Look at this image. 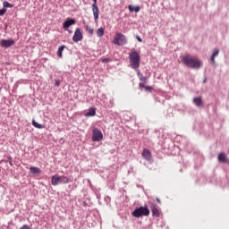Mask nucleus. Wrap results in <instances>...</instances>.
Returning a JSON list of instances; mask_svg holds the SVG:
<instances>
[{
    "mask_svg": "<svg viewBox=\"0 0 229 229\" xmlns=\"http://www.w3.org/2000/svg\"><path fill=\"white\" fill-rule=\"evenodd\" d=\"M74 24H76V20L72 18H67L66 21H64L63 23V28L64 30H69V28H71V26H74Z\"/></svg>",
    "mask_w": 229,
    "mask_h": 229,
    "instance_id": "obj_10",
    "label": "nucleus"
},
{
    "mask_svg": "<svg viewBox=\"0 0 229 229\" xmlns=\"http://www.w3.org/2000/svg\"><path fill=\"white\" fill-rule=\"evenodd\" d=\"M129 12H135V13H139L140 12V7L136 5L133 7V5L130 4L128 5Z\"/></svg>",
    "mask_w": 229,
    "mask_h": 229,
    "instance_id": "obj_19",
    "label": "nucleus"
},
{
    "mask_svg": "<svg viewBox=\"0 0 229 229\" xmlns=\"http://www.w3.org/2000/svg\"><path fill=\"white\" fill-rule=\"evenodd\" d=\"M218 162H221L222 164H228V157H226V154H225L224 152H221L218 155Z\"/></svg>",
    "mask_w": 229,
    "mask_h": 229,
    "instance_id": "obj_14",
    "label": "nucleus"
},
{
    "mask_svg": "<svg viewBox=\"0 0 229 229\" xmlns=\"http://www.w3.org/2000/svg\"><path fill=\"white\" fill-rule=\"evenodd\" d=\"M145 90H148V92H151V90H153V87H151V86H146V87H145Z\"/></svg>",
    "mask_w": 229,
    "mask_h": 229,
    "instance_id": "obj_30",
    "label": "nucleus"
},
{
    "mask_svg": "<svg viewBox=\"0 0 229 229\" xmlns=\"http://www.w3.org/2000/svg\"><path fill=\"white\" fill-rule=\"evenodd\" d=\"M32 126H34V128H38V130H44V128H46L44 124H40L37 123L35 120H32Z\"/></svg>",
    "mask_w": 229,
    "mask_h": 229,
    "instance_id": "obj_20",
    "label": "nucleus"
},
{
    "mask_svg": "<svg viewBox=\"0 0 229 229\" xmlns=\"http://www.w3.org/2000/svg\"><path fill=\"white\" fill-rule=\"evenodd\" d=\"M65 48V45H63L61 47H59L58 50H57V55L59 58L63 57V53H64V49Z\"/></svg>",
    "mask_w": 229,
    "mask_h": 229,
    "instance_id": "obj_22",
    "label": "nucleus"
},
{
    "mask_svg": "<svg viewBox=\"0 0 229 229\" xmlns=\"http://www.w3.org/2000/svg\"><path fill=\"white\" fill-rule=\"evenodd\" d=\"M142 157L148 162H151L153 160V157L151 156V151L148 148H144L141 154Z\"/></svg>",
    "mask_w": 229,
    "mask_h": 229,
    "instance_id": "obj_11",
    "label": "nucleus"
},
{
    "mask_svg": "<svg viewBox=\"0 0 229 229\" xmlns=\"http://www.w3.org/2000/svg\"><path fill=\"white\" fill-rule=\"evenodd\" d=\"M91 190L96 194L97 198L99 199V198H101V193H99V190H98V188L96 187H92Z\"/></svg>",
    "mask_w": 229,
    "mask_h": 229,
    "instance_id": "obj_24",
    "label": "nucleus"
},
{
    "mask_svg": "<svg viewBox=\"0 0 229 229\" xmlns=\"http://www.w3.org/2000/svg\"><path fill=\"white\" fill-rule=\"evenodd\" d=\"M71 182H72L71 180V178L65 176V175H62V176H58V175H53L51 178V183L54 186L58 185V183H71Z\"/></svg>",
    "mask_w": 229,
    "mask_h": 229,
    "instance_id": "obj_4",
    "label": "nucleus"
},
{
    "mask_svg": "<svg viewBox=\"0 0 229 229\" xmlns=\"http://www.w3.org/2000/svg\"><path fill=\"white\" fill-rule=\"evenodd\" d=\"M182 64L189 69H201L203 63L201 60L192 57L191 55H185L182 57Z\"/></svg>",
    "mask_w": 229,
    "mask_h": 229,
    "instance_id": "obj_1",
    "label": "nucleus"
},
{
    "mask_svg": "<svg viewBox=\"0 0 229 229\" xmlns=\"http://www.w3.org/2000/svg\"><path fill=\"white\" fill-rule=\"evenodd\" d=\"M114 44H115V46H126V44H128V39L124 34L117 32L114 39Z\"/></svg>",
    "mask_w": 229,
    "mask_h": 229,
    "instance_id": "obj_5",
    "label": "nucleus"
},
{
    "mask_svg": "<svg viewBox=\"0 0 229 229\" xmlns=\"http://www.w3.org/2000/svg\"><path fill=\"white\" fill-rule=\"evenodd\" d=\"M93 142H101L103 140V132L98 128H94L92 131Z\"/></svg>",
    "mask_w": 229,
    "mask_h": 229,
    "instance_id": "obj_6",
    "label": "nucleus"
},
{
    "mask_svg": "<svg viewBox=\"0 0 229 229\" xmlns=\"http://www.w3.org/2000/svg\"><path fill=\"white\" fill-rule=\"evenodd\" d=\"M150 208H151L153 217H160V211L158 210V208H157V206L152 204Z\"/></svg>",
    "mask_w": 229,
    "mask_h": 229,
    "instance_id": "obj_13",
    "label": "nucleus"
},
{
    "mask_svg": "<svg viewBox=\"0 0 229 229\" xmlns=\"http://www.w3.org/2000/svg\"><path fill=\"white\" fill-rule=\"evenodd\" d=\"M4 13H6V8H2V9H0V16H3V15H4Z\"/></svg>",
    "mask_w": 229,
    "mask_h": 229,
    "instance_id": "obj_28",
    "label": "nucleus"
},
{
    "mask_svg": "<svg viewBox=\"0 0 229 229\" xmlns=\"http://www.w3.org/2000/svg\"><path fill=\"white\" fill-rule=\"evenodd\" d=\"M203 83H207V78L203 80Z\"/></svg>",
    "mask_w": 229,
    "mask_h": 229,
    "instance_id": "obj_35",
    "label": "nucleus"
},
{
    "mask_svg": "<svg viewBox=\"0 0 229 229\" xmlns=\"http://www.w3.org/2000/svg\"><path fill=\"white\" fill-rule=\"evenodd\" d=\"M5 162H8V164H10V165H13V162L12 161V156H8L7 160Z\"/></svg>",
    "mask_w": 229,
    "mask_h": 229,
    "instance_id": "obj_27",
    "label": "nucleus"
},
{
    "mask_svg": "<svg viewBox=\"0 0 229 229\" xmlns=\"http://www.w3.org/2000/svg\"><path fill=\"white\" fill-rule=\"evenodd\" d=\"M129 62L131 69L134 71L140 67V55L135 50V48H132L129 54Z\"/></svg>",
    "mask_w": 229,
    "mask_h": 229,
    "instance_id": "obj_2",
    "label": "nucleus"
},
{
    "mask_svg": "<svg viewBox=\"0 0 229 229\" xmlns=\"http://www.w3.org/2000/svg\"><path fill=\"white\" fill-rule=\"evenodd\" d=\"M138 77L140 78V81H143V83H148V77L144 76L141 72L140 70L138 68V70H135Z\"/></svg>",
    "mask_w": 229,
    "mask_h": 229,
    "instance_id": "obj_16",
    "label": "nucleus"
},
{
    "mask_svg": "<svg viewBox=\"0 0 229 229\" xmlns=\"http://www.w3.org/2000/svg\"><path fill=\"white\" fill-rule=\"evenodd\" d=\"M96 115V108L89 107L88 112L84 114L85 117H94Z\"/></svg>",
    "mask_w": 229,
    "mask_h": 229,
    "instance_id": "obj_15",
    "label": "nucleus"
},
{
    "mask_svg": "<svg viewBox=\"0 0 229 229\" xmlns=\"http://www.w3.org/2000/svg\"><path fill=\"white\" fill-rule=\"evenodd\" d=\"M4 8H13V4H10L8 1L3 3Z\"/></svg>",
    "mask_w": 229,
    "mask_h": 229,
    "instance_id": "obj_25",
    "label": "nucleus"
},
{
    "mask_svg": "<svg viewBox=\"0 0 229 229\" xmlns=\"http://www.w3.org/2000/svg\"><path fill=\"white\" fill-rule=\"evenodd\" d=\"M68 33H70V34L72 33V30H68Z\"/></svg>",
    "mask_w": 229,
    "mask_h": 229,
    "instance_id": "obj_36",
    "label": "nucleus"
},
{
    "mask_svg": "<svg viewBox=\"0 0 229 229\" xmlns=\"http://www.w3.org/2000/svg\"><path fill=\"white\" fill-rule=\"evenodd\" d=\"M218 55H219V49L216 48V49L214 50V52H213V54L211 55V58H210L211 64L213 65H216V56H217Z\"/></svg>",
    "mask_w": 229,
    "mask_h": 229,
    "instance_id": "obj_17",
    "label": "nucleus"
},
{
    "mask_svg": "<svg viewBox=\"0 0 229 229\" xmlns=\"http://www.w3.org/2000/svg\"><path fill=\"white\" fill-rule=\"evenodd\" d=\"M193 104L197 106L198 108H204L205 106V104L203 103V98H201V97L194 98Z\"/></svg>",
    "mask_w": 229,
    "mask_h": 229,
    "instance_id": "obj_12",
    "label": "nucleus"
},
{
    "mask_svg": "<svg viewBox=\"0 0 229 229\" xmlns=\"http://www.w3.org/2000/svg\"><path fill=\"white\" fill-rule=\"evenodd\" d=\"M101 62H102V64H109V62H112V58H110V57L102 58Z\"/></svg>",
    "mask_w": 229,
    "mask_h": 229,
    "instance_id": "obj_26",
    "label": "nucleus"
},
{
    "mask_svg": "<svg viewBox=\"0 0 229 229\" xmlns=\"http://www.w3.org/2000/svg\"><path fill=\"white\" fill-rule=\"evenodd\" d=\"M88 182H89V185L90 189H92V187H94V185H92V182H90V180H88Z\"/></svg>",
    "mask_w": 229,
    "mask_h": 229,
    "instance_id": "obj_33",
    "label": "nucleus"
},
{
    "mask_svg": "<svg viewBox=\"0 0 229 229\" xmlns=\"http://www.w3.org/2000/svg\"><path fill=\"white\" fill-rule=\"evenodd\" d=\"M132 217H144L149 216V208H148V205H145L144 207L140 206V208H136L131 212Z\"/></svg>",
    "mask_w": 229,
    "mask_h": 229,
    "instance_id": "obj_3",
    "label": "nucleus"
},
{
    "mask_svg": "<svg viewBox=\"0 0 229 229\" xmlns=\"http://www.w3.org/2000/svg\"><path fill=\"white\" fill-rule=\"evenodd\" d=\"M92 12L95 22L99 21V7H98V0H93Z\"/></svg>",
    "mask_w": 229,
    "mask_h": 229,
    "instance_id": "obj_7",
    "label": "nucleus"
},
{
    "mask_svg": "<svg viewBox=\"0 0 229 229\" xmlns=\"http://www.w3.org/2000/svg\"><path fill=\"white\" fill-rule=\"evenodd\" d=\"M157 203H160V199H157Z\"/></svg>",
    "mask_w": 229,
    "mask_h": 229,
    "instance_id": "obj_37",
    "label": "nucleus"
},
{
    "mask_svg": "<svg viewBox=\"0 0 229 229\" xmlns=\"http://www.w3.org/2000/svg\"><path fill=\"white\" fill-rule=\"evenodd\" d=\"M0 46L1 47H4L5 49H8V47H12V46H15V40L10 38V39H2L0 40Z\"/></svg>",
    "mask_w": 229,
    "mask_h": 229,
    "instance_id": "obj_9",
    "label": "nucleus"
},
{
    "mask_svg": "<svg viewBox=\"0 0 229 229\" xmlns=\"http://www.w3.org/2000/svg\"><path fill=\"white\" fill-rule=\"evenodd\" d=\"M103 35H105V29L100 27L97 30V37L101 38Z\"/></svg>",
    "mask_w": 229,
    "mask_h": 229,
    "instance_id": "obj_21",
    "label": "nucleus"
},
{
    "mask_svg": "<svg viewBox=\"0 0 229 229\" xmlns=\"http://www.w3.org/2000/svg\"><path fill=\"white\" fill-rule=\"evenodd\" d=\"M136 39L138 40V42H142V38L140 36H136Z\"/></svg>",
    "mask_w": 229,
    "mask_h": 229,
    "instance_id": "obj_32",
    "label": "nucleus"
},
{
    "mask_svg": "<svg viewBox=\"0 0 229 229\" xmlns=\"http://www.w3.org/2000/svg\"><path fill=\"white\" fill-rule=\"evenodd\" d=\"M139 87L140 89H146V82H140Z\"/></svg>",
    "mask_w": 229,
    "mask_h": 229,
    "instance_id": "obj_29",
    "label": "nucleus"
},
{
    "mask_svg": "<svg viewBox=\"0 0 229 229\" xmlns=\"http://www.w3.org/2000/svg\"><path fill=\"white\" fill-rule=\"evenodd\" d=\"M55 87H60V81L56 80L55 81Z\"/></svg>",
    "mask_w": 229,
    "mask_h": 229,
    "instance_id": "obj_31",
    "label": "nucleus"
},
{
    "mask_svg": "<svg viewBox=\"0 0 229 229\" xmlns=\"http://www.w3.org/2000/svg\"><path fill=\"white\" fill-rule=\"evenodd\" d=\"M83 206L84 207H89V205L87 204V201H83Z\"/></svg>",
    "mask_w": 229,
    "mask_h": 229,
    "instance_id": "obj_34",
    "label": "nucleus"
},
{
    "mask_svg": "<svg viewBox=\"0 0 229 229\" xmlns=\"http://www.w3.org/2000/svg\"><path fill=\"white\" fill-rule=\"evenodd\" d=\"M85 30L89 35H94V29L89 25H85Z\"/></svg>",
    "mask_w": 229,
    "mask_h": 229,
    "instance_id": "obj_23",
    "label": "nucleus"
},
{
    "mask_svg": "<svg viewBox=\"0 0 229 229\" xmlns=\"http://www.w3.org/2000/svg\"><path fill=\"white\" fill-rule=\"evenodd\" d=\"M72 40L73 42H81V40H83V33L81 32V30H80V28H77L75 30V32L73 34V37H72Z\"/></svg>",
    "mask_w": 229,
    "mask_h": 229,
    "instance_id": "obj_8",
    "label": "nucleus"
},
{
    "mask_svg": "<svg viewBox=\"0 0 229 229\" xmlns=\"http://www.w3.org/2000/svg\"><path fill=\"white\" fill-rule=\"evenodd\" d=\"M30 173L31 174H40V173H42V170H40V168H38L37 166H30Z\"/></svg>",
    "mask_w": 229,
    "mask_h": 229,
    "instance_id": "obj_18",
    "label": "nucleus"
}]
</instances>
